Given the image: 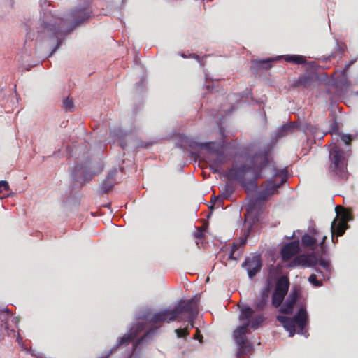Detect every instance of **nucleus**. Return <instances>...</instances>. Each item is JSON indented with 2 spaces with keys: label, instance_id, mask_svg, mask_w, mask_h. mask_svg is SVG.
Wrapping results in <instances>:
<instances>
[{
  "label": "nucleus",
  "instance_id": "0eeeda50",
  "mask_svg": "<svg viewBox=\"0 0 358 358\" xmlns=\"http://www.w3.org/2000/svg\"><path fill=\"white\" fill-rule=\"evenodd\" d=\"M277 320L280 322L283 327L289 333L292 337L296 333V326L299 328V334H303V330L307 324L308 315L304 308H301L293 318L279 315Z\"/></svg>",
  "mask_w": 358,
  "mask_h": 358
},
{
  "label": "nucleus",
  "instance_id": "7c9ffc66",
  "mask_svg": "<svg viewBox=\"0 0 358 358\" xmlns=\"http://www.w3.org/2000/svg\"><path fill=\"white\" fill-rule=\"evenodd\" d=\"M308 282L313 285L314 287H322L323 283H322V279L321 280H317V275L314 273L311 274L308 278Z\"/></svg>",
  "mask_w": 358,
  "mask_h": 358
},
{
  "label": "nucleus",
  "instance_id": "2eb2a0df",
  "mask_svg": "<svg viewBox=\"0 0 358 358\" xmlns=\"http://www.w3.org/2000/svg\"><path fill=\"white\" fill-rule=\"evenodd\" d=\"M299 252V241H294L285 244L281 249V255L284 261L292 258Z\"/></svg>",
  "mask_w": 358,
  "mask_h": 358
},
{
  "label": "nucleus",
  "instance_id": "423d86ee",
  "mask_svg": "<svg viewBox=\"0 0 358 358\" xmlns=\"http://www.w3.org/2000/svg\"><path fill=\"white\" fill-rule=\"evenodd\" d=\"M336 216L331 224V240L336 244L338 243V237L345 234L349 227L348 222L352 220V214L350 210L342 206L336 207Z\"/></svg>",
  "mask_w": 358,
  "mask_h": 358
},
{
  "label": "nucleus",
  "instance_id": "9d476101",
  "mask_svg": "<svg viewBox=\"0 0 358 358\" xmlns=\"http://www.w3.org/2000/svg\"><path fill=\"white\" fill-rule=\"evenodd\" d=\"M289 282L287 278L282 277L277 281L276 286L272 295V305L279 307L288 292Z\"/></svg>",
  "mask_w": 358,
  "mask_h": 358
},
{
  "label": "nucleus",
  "instance_id": "5701e85b",
  "mask_svg": "<svg viewBox=\"0 0 358 358\" xmlns=\"http://www.w3.org/2000/svg\"><path fill=\"white\" fill-rule=\"evenodd\" d=\"M246 243V238H242L239 242H234L232 244L231 250L229 255L230 259H238L241 257V254L236 255V252Z\"/></svg>",
  "mask_w": 358,
  "mask_h": 358
},
{
  "label": "nucleus",
  "instance_id": "b1692460",
  "mask_svg": "<svg viewBox=\"0 0 358 358\" xmlns=\"http://www.w3.org/2000/svg\"><path fill=\"white\" fill-rule=\"evenodd\" d=\"M209 160L212 163L222 166L223 164L229 162V158L228 157V155L225 153V152H223L222 153L213 155Z\"/></svg>",
  "mask_w": 358,
  "mask_h": 358
},
{
  "label": "nucleus",
  "instance_id": "c756f323",
  "mask_svg": "<svg viewBox=\"0 0 358 358\" xmlns=\"http://www.w3.org/2000/svg\"><path fill=\"white\" fill-rule=\"evenodd\" d=\"M205 230L204 226L197 227L192 234L195 238L201 240L205 238Z\"/></svg>",
  "mask_w": 358,
  "mask_h": 358
},
{
  "label": "nucleus",
  "instance_id": "4c0bfd02",
  "mask_svg": "<svg viewBox=\"0 0 358 358\" xmlns=\"http://www.w3.org/2000/svg\"><path fill=\"white\" fill-rule=\"evenodd\" d=\"M346 144V145H349L350 144L352 140V136L350 134H342L341 133L340 134V136H338Z\"/></svg>",
  "mask_w": 358,
  "mask_h": 358
},
{
  "label": "nucleus",
  "instance_id": "bb28decb",
  "mask_svg": "<svg viewBox=\"0 0 358 358\" xmlns=\"http://www.w3.org/2000/svg\"><path fill=\"white\" fill-rule=\"evenodd\" d=\"M318 264V259L315 255H305V266L315 267Z\"/></svg>",
  "mask_w": 358,
  "mask_h": 358
},
{
  "label": "nucleus",
  "instance_id": "473e14b6",
  "mask_svg": "<svg viewBox=\"0 0 358 358\" xmlns=\"http://www.w3.org/2000/svg\"><path fill=\"white\" fill-rule=\"evenodd\" d=\"M329 133H330L331 134H335L337 136H340L341 132H340L339 125H338V123L336 120H334L331 123Z\"/></svg>",
  "mask_w": 358,
  "mask_h": 358
},
{
  "label": "nucleus",
  "instance_id": "a211bd4d",
  "mask_svg": "<svg viewBox=\"0 0 358 358\" xmlns=\"http://www.w3.org/2000/svg\"><path fill=\"white\" fill-rule=\"evenodd\" d=\"M317 73L312 71L300 76L296 82V85L298 87L301 86L303 87H308L317 80Z\"/></svg>",
  "mask_w": 358,
  "mask_h": 358
},
{
  "label": "nucleus",
  "instance_id": "1a4fd4ad",
  "mask_svg": "<svg viewBox=\"0 0 358 358\" xmlns=\"http://www.w3.org/2000/svg\"><path fill=\"white\" fill-rule=\"evenodd\" d=\"M92 13V10L89 8H76L72 10L69 13V17L65 20H62V23L66 24L70 22V27L66 29H59V31L62 32L64 34H69L71 33L73 29L87 20Z\"/></svg>",
  "mask_w": 358,
  "mask_h": 358
},
{
  "label": "nucleus",
  "instance_id": "a878e982",
  "mask_svg": "<svg viewBox=\"0 0 358 358\" xmlns=\"http://www.w3.org/2000/svg\"><path fill=\"white\" fill-rule=\"evenodd\" d=\"M272 59H256L253 62L255 67L259 69H269L272 67Z\"/></svg>",
  "mask_w": 358,
  "mask_h": 358
},
{
  "label": "nucleus",
  "instance_id": "20e7f679",
  "mask_svg": "<svg viewBox=\"0 0 358 358\" xmlns=\"http://www.w3.org/2000/svg\"><path fill=\"white\" fill-rule=\"evenodd\" d=\"M287 178H282L280 182L275 184L273 180H268L261 185L262 190L259 193L258 196L249 201L246 210L248 213L257 215L262 210L265 201L268 200L270 196L278 192L279 187L286 182Z\"/></svg>",
  "mask_w": 358,
  "mask_h": 358
},
{
  "label": "nucleus",
  "instance_id": "ddd939ff",
  "mask_svg": "<svg viewBox=\"0 0 358 358\" xmlns=\"http://www.w3.org/2000/svg\"><path fill=\"white\" fill-rule=\"evenodd\" d=\"M300 296V290L294 289L292 290L288 295L285 302L280 308V311L282 313L290 315L293 313L294 306Z\"/></svg>",
  "mask_w": 358,
  "mask_h": 358
},
{
  "label": "nucleus",
  "instance_id": "ea45409f",
  "mask_svg": "<svg viewBox=\"0 0 358 358\" xmlns=\"http://www.w3.org/2000/svg\"><path fill=\"white\" fill-rule=\"evenodd\" d=\"M0 188L3 189L6 191H8L10 189V186L8 182L6 180H1L0 181Z\"/></svg>",
  "mask_w": 358,
  "mask_h": 358
},
{
  "label": "nucleus",
  "instance_id": "09e8293b",
  "mask_svg": "<svg viewBox=\"0 0 358 358\" xmlns=\"http://www.w3.org/2000/svg\"><path fill=\"white\" fill-rule=\"evenodd\" d=\"M192 57H194V58L198 59V58H199V56H198V55H194V56H193Z\"/></svg>",
  "mask_w": 358,
  "mask_h": 358
},
{
  "label": "nucleus",
  "instance_id": "de8ad7c7",
  "mask_svg": "<svg viewBox=\"0 0 358 358\" xmlns=\"http://www.w3.org/2000/svg\"><path fill=\"white\" fill-rule=\"evenodd\" d=\"M120 145H121V147H122V148H125V146H126V145H125V144H124V143H120Z\"/></svg>",
  "mask_w": 358,
  "mask_h": 358
},
{
  "label": "nucleus",
  "instance_id": "6ab92c4d",
  "mask_svg": "<svg viewBox=\"0 0 358 358\" xmlns=\"http://www.w3.org/2000/svg\"><path fill=\"white\" fill-rule=\"evenodd\" d=\"M10 315L11 313L8 309L0 310V341L3 338L5 333L8 331L7 322L8 318Z\"/></svg>",
  "mask_w": 358,
  "mask_h": 358
},
{
  "label": "nucleus",
  "instance_id": "393cba45",
  "mask_svg": "<svg viewBox=\"0 0 358 358\" xmlns=\"http://www.w3.org/2000/svg\"><path fill=\"white\" fill-rule=\"evenodd\" d=\"M185 147L189 148L192 150H203V145L204 143L197 142L196 141L187 138L185 141Z\"/></svg>",
  "mask_w": 358,
  "mask_h": 358
},
{
  "label": "nucleus",
  "instance_id": "f3484780",
  "mask_svg": "<svg viewBox=\"0 0 358 358\" xmlns=\"http://www.w3.org/2000/svg\"><path fill=\"white\" fill-rule=\"evenodd\" d=\"M282 58L287 62L293 63L295 64H307L309 67L314 68L315 62H307L306 57L300 55H285L282 56Z\"/></svg>",
  "mask_w": 358,
  "mask_h": 358
},
{
  "label": "nucleus",
  "instance_id": "aec40b11",
  "mask_svg": "<svg viewBox=\"0 0 358 358\" xmlns=\"http://www.w3.org/2000/svg\"><path fill=\"white\" fill-rule=\"evenodd\" d=\"M297 127V124L294 122L285 124L277 130L275 137L277 138H280L287 136V135L294 133Z\"/></svg>",
  "mask_w": 358,
  "mask_h": 358
},
{
  "label": "nucleus",
  "instance_id": "4468645a",
  "mask_svg": "<svg viewBox=\"0 0 358 358\" xmlns=\"http://www.w3.org/2000/svg\"><path fill=\"white\" fill-rule=\"evenodd\" d=\"M319 238V232L315 229H313L301 237V245L304 248L314 250L318 246L317 241Z\"/></svg>",
  "mask_w": 358,
  "mask_h": 358
},
{
  "label": "nucleus",
  "instance_id": "412c9836",
  "mask_svg": "<svg viewBox=\"0 0 358 358\" xmlns=\"http://www.w3.org/2000/svg\"><path fill=\"white\" fill-rule=\"evenodd\" d=\"M269 294L268 289L262 291L257 298L254 307L257 311H262L267 305Z\"/></svg>",
  "mask_w": 358,
  "mask_h": 358
},
{
  "label": "nucleus",
  "instance_id": "cd10ccee",
  "mask_svg": "<svg viewBox=\"0 0 358 358\" xmlns=\"http://www.w3.org/2000/svg\"><path fill=\"white\" fill-rule=\"evenodd\" d=\"M263 320L264 318L262 315H255L252 318L251 321H250V327L253 329H256L263 322Z\"/></svg>",
  "mask_w": 358,
  "mask_h": 358
},
{
  "label": "nucleus",
  "instance_id": "c9c22d12",
  "mask_svg": "<svg viewBox=\"0 0 358 358\" xmlns=\"http://www.w3.org/2000/svg\"><path fill=\"white\" fill-rule=\"evenodd\" d=\"M318 264L324 269L326 271L330 273L331 271V265L328 260L320 259L318 260Z\"/></svg>",
  "mask_w": 358,
  "mask_h": 358
},
{
  "label": "nucleus",
  "instance_id": "79ce46f5",
  "mask_svg": "<svg viewBox=\"0 0 358 358\" xmlns=\"http://www.w3.org/2000/svg\"><path fill=\"white\" fill-rule=\"evenodd\" d=\"M61 44H62V41H59L56 45L55 48L52 50V52L49 55L50 57L59 48V47L61 45Z\"/></svg>",
  "mask_w": 358,
  "mask_h": 358
},
{
  "label": "nucleus",
  "instance_id": "f257e3e1",
  "mask_svg": "<svg viewBox=\"0 0 358 358\" xmlns=\"http://www.w3.org/2000/svg\"><path fill=\"white\" fill-rule=\"evenodd\" d=\"M268 172L273 173L275 176H278L269 159L268 152L264 150L256 152L248 164L228 168L226 176L229 180L238 181L246 192L250 193L257 189V180L265 177Z\"/></svg>",
  "mask_w": 358,
  "mask_h": 358
},
{
  "label": "nucleus",
  "instance_id": "f704fd0d",
  "mask_svg": "<svg viewBox=\"0 0 358 358\" xmlns=\"http://www.w3.org/2000/svg\"><path fill=\"white\" fill-rule=\"evenodd\" d=\"M63 106L66 110L72 111L74 107L72 99H66L63 102Z\"/></svg>",
  "mask_w": 358,
  "mask_h": 358
},
{
  "label": "nucleus",
  "instance_id": "37998d69",
  "mask_svg": "<svg viewBox=\"0 0 358 358\" xmlns=\"http://www.w3.org/2000/svg\"><path fill=\"white\" fill-rule=\"evenodd\" d=\"M315 271H316L317 273L320 274V275L322 276V280H324V279H325V276H324V275L323 272H322L320 269H319V268H315Z\"/></svg>",
  "mask_w": 358,
  "mask_h": 358
},
{
  "label": "nucleus",
  "instance_id": "2f4dec72",
  "mask_svg": "<svg viewBox=\"0 0 358 358\" xmlns=\"http://www.w3.org/2000/svg\"><path fill=\"white\" fill-rule=\"evenodd\" d=\"M234 192V187L231 185L226 184V185L224 187V192L222 193V194L220 196L222 199H227L229 196H230Z\"/></svg>",
  "mask_w": 358,
  "mask_h": 358
},
{
  "label": "nucleus",
  "instance_id": "58836bf2",
  "mask_svg": "<svg viewBox=\"0 0 358 358\" xmlns=\"http://www.w3.org/2000/svg\"><path fill=\"white\" fill-rule=\"evenodd\" d=\"M326 239H327V236H323L322 238V241L320 243V251L322 255H326L327 252V247L324 245V242H325Z\"/></svg>",
  "mask_w": 358,
  "mask_h": 358
},
{
  "label": "nucleus",
  "instance_id": "49530a36",
  "mask_svg": "<svg viewBox=\"0 0 358 358\" xmlns=\"http://www.w3.org/2000/svg\"><path fill=\"white\" fill-rule=\"evenodd\" d=\"M162 282V284L164 286H165V285H166V282H165V281H164V279H162V282Z\"/></svg>",
  "mask_w": 358,
  "mask_h": 358
},
{
  "label": "nucleus",
  "instance_id": "f03ea898",
  "mask_svg": "<svg viewBox=\"0 0 358 358\" xmlns=\"http://www.w3.org/2000/svg\"><path fill=\"white\" fill-rule=\"evenodd\" d=\"M138 320L137 324L131 328L129 332L120 338L118 345L129 344L136 338L140 332L147 327H150V330L147 331L144 335L136 342L134 348H136L146 337L149 336L151 330L157 324V313H152L150 310H147L138 316Z\"/></svg>",
  "mask_w": 358,
  "mask_h": 358
},
{
  "label": "nucleus",
  "instance_id": "a18cd8bd",
  "mask_svg": "<svg viewBox=\"0 0 358 358\" xmlns=\"http://www.w3.org/2000/svg\"><path fill=\"white\" fill-rule=\"evenodd\" d=\"M150 145V143H147V144H145V145H140V146H141V147H143H143H145V148H146V147L149 146Z\"/></svg>",
  "mask_w": 358,
  "mask_h": 358
},
{
  "label": "nucleus",
  "instance_id": "6e6552de",
  "mask_svg": "<svg viewBox=\"0 0 358 358\" xmlns=\"http://www.w3.org/2000/svg\"><path fill=\"white\" fill-rule=\"evenodd\" d=\"M188 300H180L173 309L164 308L158 311V322H182L185 311L190 310Z\"/></svg>",
  "mask_w": 358,
  "mask_h": 358
},
{
  "label": "nucleus",
  "instance_id": "9b49d317",
  "mask_svg": "<svg viewBox=\"0 0 358 358\" xmlns=\"http://www.w3.org/2000/svg\"><path fill=\"white\" fill-rule=\"evenodd\" d=\"M242 266L246 268L249 278H252L261 270L262 262L260 256L255 255L252 257L245 258L242 264Z\"/></svg>",
  "mask_w": 358,
  "mask_h": 358
},
{
  "label": "nucleus",
  "instance_id": "39448f33",
  "mask_svg": "<svg viewBox=\"0 0 358 358\" xmlns=\"http://www.w3.org/2000/svg\"><path fill=\"white\" fill-rule=\"evenodd\" d=\"M329 171L339 179H348V160L346 152L336 145L332 146L329 155Z\"/></svg>",
  "mask_w": 358,
  "mask_h": 358
},
{
  "label": "nucleus",
  "instance_id": "f8f14e48",
  "mask_svg": "<svg viewBox=\"0 0 358 358\" xmlns=\"http://www.w3.org/2000/svg\"><path fill=\"white\" fill-rule=\"evenodd\" d=\"M188 306L191 308L190 310L185 311L183 315V320L182 322H187L189 324V331L194 327V320L196 319L199 310H198V301L195 298L188 299Z\"/></svg>",
  "mask_w": 358,
  "mask_h": 358
},
{
  "label": "nucleus",
  "instance_id": "dca6fc26",
  "mask_svg": "<svg viewBox=\"0 0 358 358\" xmlns=\"http://www.w3.org/2000/svg\"><path fill=\"white\" fill-rule=\"evenodd\" d=\"M226 146V141L222 140L220 142H205L203 148V150H206L210 155H215L225 152Z\"/></svg>",
  "mask_w": 358,
  "mask_h": 358
},
{
  "label": "nucleus",
  "instance_id": "72a5a7b5",
  "mask_svg": "<svg viewBox=\"0 0 358 358\" xmlns=\"http://www.w3.org/2000/svg\"><path fill=\"white\" fill-rule=\"evenodd\" d=\"M175 333L178 338H186L189 335V327L187 326L183 329H176L175 330Z\"/></svg>",
  "mask_w": 358,
  "mask_h": 358
},
{
  "label": "nucleus",
  "instance_id": "e433bc0d",
  "mask_svg": "<svg viewBox=\"0 0 358 358\" xmlns=\"http://www.w3.org/2000/svg\"><path fill=\"white\" fill-rule=\"evenodd\" d=\"M209 168L210 170L213 173H220L222 169V166L216 165L215 164H213L211 162H210Z\"/></svg>",
  "mask_w": 358,
  "mask_h": 358
},
{
  "label": "nucleus",
  "instance_id": "c85d7f7f",
  "mask_svg": "<svg viewBox=\"0 0 358 358\" xmlns=\"http://www.w3.org/2000/svg\"><path fill=\"white\" fill-rule=\"evenodd\" d=\"M291 267H295L298 266H305V255H299L294 257L290 262Z\"/></svg>",
  "mask_w": 358,
  "mask_h": 358
},
{
  "label": "nucleus",
  "instance_id": "4be33fe9",
  "mask_svg": "<svg viewBox=\"0 0 358 358\" xmlns=\"http://www.w3.org/2000/svg\"><path fill=\"white\" fill-rule=\"evenodd\" d=\"M116 173V170L110 171L106 178L103 181L101 187V190L103 193L107 194L112 189L115 183L114 177Z\"/></svg>",
  "mask_w": 358,
  "mask_h": 358
},
{
  "label": "nucleus",
  "instance_id": "8fccbe9b",
  "mask_svg": "<svg viewBox=\"0 0 358 358\" xmlns=\"http://www.w3.org/2000/svg\"><path fill=\"white\" fill-rule=\"evenodd\" d=\"M1 192V189L0 188V193Z\"/></svg>",
  "mask_w": 358,
  "mask_h": 358
},
{
  "label": "nucleus",
  "instance_id": "c03bdc74",
  "mask_svg": "<svg viewBox=\"0 0 358 358\" xmlns=\"http://www.w3.org/2000/svg\"><path fill=\"white\" fill-rule=\"evenodd\" d=\"M143 81H144V80H143V79H141V83H136V87H137V88H138V87H141V85H142V83H143Z\"/></svg>",
  "mask_w": 358,
  "mask_h": 358
},
{
  "label": "nucleus",
  "instance_id": "7ed1b4c3",
  "mask_svg": "<svg viewBox=\"0 0 358 358\" xmlns=\"http://www.w3.org/2000/svg\"><path fill=\"white\" fill-rule=\"evenodd\" d=\"M253 313L254 310L249 306H245L241 310L239 320L245 322L237 327L234 331V338L238 346V356L247 354L252 350V345L247 339L245 334L248 332V328L250 327V319Z\"/></svg>",
  "mask_w": 358,
  "mask_h": 358
},
{
  "label": "nucleus",
  "instance_id": "a19ab883",
  "mask_svg": "<svg viewBox=\"0 0 358 358\" xmlns=\"http://www.w3.org/2000/svg\"><path fill=\"white\" fill-rule=\"evenodd\" d=\"M193 338L195 339V340L198 339L200 341L202 340L203 336L200 334V331H199V329H196V333L194 335Z\"/></svg>",
  "mask_w": 358,
  "mask_h": 358
}]
</instances>
